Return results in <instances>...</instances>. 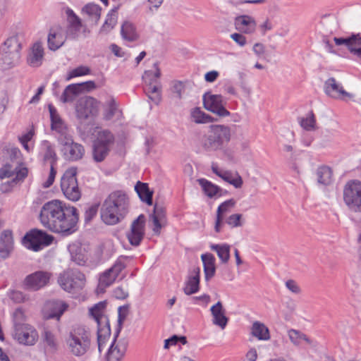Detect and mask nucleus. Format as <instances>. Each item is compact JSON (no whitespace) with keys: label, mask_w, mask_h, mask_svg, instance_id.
Returning a JSON list of instances; mask_svg holds the SVG:
<instances>
[{"label":"nucleus","mask_w":361,"mask_h":361,"mask_svg":"<svg viewBox=\"0 0 361 361\" xmlns=\"http://www.w3.org/2000/svg\"><path fill=\"white\" fill-rule=\"evenodd\" d=\"M129 199L121 190L112 192L104 201L101 208V219L107 225H115L128 213Z\"/></svg>","instance_id":"f257e3e1"},{"label":"nucleus","mask_w":361,"mask_h":361,"mask_svg":"<svg viewBox=\"0 0 361 361\" xmlns=\"http://www.w3.org/2000/svg\"><path fill=\"white\" fill-rule=\"evenodd\" d=\"M68 353L75 357H83L91 350L90 330L83 325L73 326L65 338Z\"/></svg>","instance_id":"f03ea898"},{"label":"nucleus","mask_w":361,"mask_h":361,"mask_svg":"<svg viewBox=\"0 0 361 361\" xmlns=\"http://www.w3.org/2000/svg\"><path fill=\"white\" fill-rule=\"evenodd\" d=\"M231 137L230 127L224 125H212L210 130L202 140V145L207 152L223 150Z\"/></svg>","instance_id":"7ed1b4c3"},{"label":"nucleus","mask_w":361,"mask_h":361,"mask_svg":"<svg viewBox=\"0 0 361 361\" xmlns=\"http://www.w3.org/2000/svg\"><path fill=\"white\" fill-rule=\"evenodd\" d=\"M21 43L17 34L8 37L0 47V67L2 70L12 68L20 59Z\"/></svg>","instance_id":"20e7f679"},{"label":"nucleus","mask_w":361,"mask_h":361,"mask_svg":"<svg viewBox=\"0 0 361 361\" xmlns=\"http://www.w3.org/2000/svg\"><path fill=\"white\" fill-rule=\"evenodd\" d=\"M78 209L75 207L66 204L49 231L63 235H71L78 230Z\"/></svg>","instance_id":"39448f33"},{"label":"nucleus","mask_w":361,"mask_h":361,"mask_svg":"<svg viewBox=\"0 0 361 361\" xmlns=\"http://www.w3.org/2000/svg\"><path fill=\"white\" fill-rule=\"evenodd\" d=\"M85 276L78 269H69L60 274L58 283L66 291L75 293L83 288L85 285Z\"/></svg>","instance_id":"423d86ee"},{"label":"nucleus","mask_w":361,"mask_h":361,"mask_svg":"<svg viewBox=\"0 0 361 361\" xmlns=\"http://www.w3.org/2000/svg\"><path fill=\"white\" fill-rule=\"evenodd\" d=\"M77 168L71 167L65 171L61 179V188L65 197L73 202H76L81 197V191L78 187Z\"/></svg>","instance_id":"0eeeda50"},{"label":"nucleus","mask_w":361,"mask_h":361,"mask_svg":"<svg viewBox=\"0 0 361 361\" xmlns=\"http://www.w3.org/2000/svg\"><path fill=\"white\" fill-rule=\"evenodd\" d=\"M343 200L350 212L361 213V181L353 180L345 184Z\"/></svg>","instance_id":"6e6552de"},{"label":"nucleus","mask_w":361,"mask_h":361,"mask_svg":"<svg viewBox=\"0 0 361 361\" xmlns=\"http://www.w3.org/2000/svg\"><path fill=\"white\" fill-rule=\"evenodd\" d=\"M65 205L66 203L59 200H53L46 202L42 206L39 215V219L42 226L50 230L55 219L61 214Z\"/></svg>","instance_id":"1a4fd4ad"},{"label":"nucleus","mask_w":361,"mask_h":361,"mask_svg":"<svg viewBox=\"0 0 361 361\" xmlns=\"http://www.w3.org/2000/svg\"><path fill=\"white\" fill-rule=\"evenodd\" d=\"M54 236L47 232L34 228L27 232L23 238V245L29 250L37 252L44 246L51 244Z\"/></svg>","instance_id":"9d476101"},{"label":"nucleus","mask_w":361,"mask_h":361,"mask_svg":"<svg viewBox=\"0 0 361 361\" xmlns=\"http://www.w3.org/2000/svg\"><path fill=\"white\" fill-rule=\"evenodd\" d=\"M51 274L46 271H37L25 276L21 283L23 289L37 291L49 283Z\"/></svg>","instance_id":"9b49d317"},{"label":"nucleus","mask_w":361,"mask_h":361,"mask_svg":"<svg viewBox=\"0 0 361 361\" xmlns=\"http://www.w3.org/2000/svg\"><path fill=\"white\" fill-rule=\"evenodd\" d=\"M204 107L221 117L230 115V112L225 108L226 102L221 94H212L209 92H205L202 97Z\"/></svg>","instance_id":"f8f14e48"},{"label":"nucleus","mask_w":361,"mask_h":361,"mask_svg":"<svg viewBox=\"0 0 361 361\" xmlns=\"http://www.w3.org/2000/svg\"><path fill=\"white\" fill-rule=\"evenodd\" d=\"M98 112L97 101L91 97H82L75 105L76 117L81 122L95 116Z\"/></svg>","instance_id":"ddd939ff"},{"label":"nucleus","mask_w":361,"mask_h":361,"mask_svg":"<svg viewBox=\"0 0 361 361\" xmlns=\"http://www.w3.org/2000/svg\"><path fill=\"white\" fill-rule=\"evenodd\" d=\"M145 216L140 214L135 219L130 226V231L127 233V238L133 246L140 245L145 236Z\"/></svg>","instance_id":"4468645a"},{"label":"nucleus","mask_w":361,"mask_h":361,"mask_svg":"<svg viewBox=\"0 0 361 361\" xmlns=\"http://www.w3.org/2000/svg\"><path fill=\"white\" fill-rule=\"evenodd\" d=\"M116 334L114 340L108 350L106 356V361H122L128 346V340L126 338H121L117 340Z\"/></svg>","instance_id":"2eb2a0df"},{"label":"nucleus","mask_w":361,"mask_h":361,"mask_svg":"<svg viewBox=\"0 0 361 361\" xmlns=\"http://www.w3.org/2000/svg\"><path fill=\"white\" fill-rule=\"evenodd\" d=\"M334 41L337 46L345 45L350 54L361 59L360 33H352L347 37H334Z\"/></svg>","instance_id":"dca6fc26"},{"label":"nucleus","mask_w":361,"mask_h":361,"mask_svg":"<svg viewBox=\"0 0 361 361\" xmlns=\"http://www.w3.org/2000/svg\"><path fill=\"white\" fill-rule=\"evenodd\" d=\"M14 337L20 344L32 345L38 338V334L31 326L22 324L16 327Z\"/></svg>","instance_id":"f3484780"},{"label":"nucleus","mask_w":361,"mask_h":361,"mask_svg":"<svg viewBox=\"0 0 361 361\" xmlns=\"http://www.w3.org/2000/svg\"><path fill=\"white\" fill-rule=\"evenodd\" d=\"M152 73V71H146L142 76L146 84L144 90L149 99L158 105L161 101V85L160 83H154L151 78L148 79Z\"/></svg>","instance_id":"a211bd4d"},{"label":"nucleus","mask_w":361,"mask_h":361,"mask_svg":"<svg viewBox=\"0 0 361 361\" xmlns=\"http://www.w3.org/2000/svg\"><path fill=\"white\" fill-rule=\"evenodd\" d=\"M67 308L68 305L61 300H48L43 308L44 317L47 319H56L59 320Z\"/></svg>","instance_id":"6ab92c4d"},{"label":"nucleus","mask_w":361,"mask_h":361,"mask_svg":"<svg viewBox=\"0 0 361 361\" xmlns=\"http://www.w3.org/2000/svg\"><path fill=\"white\" fill-rule=\"evenodd\" d=\"M324 91L326 95L334 99H344L345 97H351V94L347 92L342 85L333 77L325 81Z\"/></svg>","instance_id":"aec40b11"},{"label":"nucleus","mask_w":361,"mask_h":361,"mask_svg":"<svg viewBox=\"0 0 361 361\" xmlns=\"http://www.w3.org/2000/svg\"><path fill=\"white\" fill-rule=\"evenodd\" d=\"M200 268L195 267L188 271L183 288L184 293L187 295H190L198 292L200 290Z\"/></svg>","instance_id":"412c9836"},{"label":"nucleus","mask_w":361,"mask_h":361,"mask_svg":"<svg viewBox=\"0 0 361 361\" xmlns=\"http://www.w3.org/2000/svg\"><path fill=\"white\" fill-rule=\"evenodd\" d=\"M66 39L64 30L61 26L51 27L47 37L48 48L51 51H56L63 45Z\"/></svg>","instance_id":"4be33fe9"},{"label":"nucleus","mask_w":361,"mask_h":361,"mask_svg":"<svg viewBox=\"0 0 361 361\" xmlns=\"http://www.w3.org/2000/svg\"><path fill=\"white\" fill-rule=\"evenodd\" d=\"M236 30L245 34H252L256 30L257 23L255 18L248 15H242L235 18Z\"/></svg>","instance_id":"5701e85b"},{"label":"nucleus","mask_w":361,"mask_h":361,"mask_svg":"<svg viewBox=\"0 0 361 361\" xmlns=\"http://www.w3.org/2000/svg\"><path fill=\"white\" fill-rule=\"evenodd\" d=\"M97 324V343L99 351L106 344L111 336V328L109 317H102Z\"/></svg>","instance_id":"b1692460"},{"label":"nucleus","mask_w":361,"mask_h":361,"mask_svg":"<svg viewBox=\"0 0 361 361\" xmlns=\"http://www.w3.org/2000/svg\"><path fill=\"white\" fill-rule=\"evenodd\" d=\"M44 56V48L41 42H35L27 55V64L34 68L39 67L43 62Z\"/></svg>","instance_id":"393cba45"},{"label":"nucleus","mask_w":361,"mask_h":361,"mask_svg":"<svg viewBox=\"0 0 361 361\" xmlns=\"http://www.w3.org/2000/svg\"><path fill=\"white\" fill-rule=\"evenodd\" d=\"M13 250V238L12 231L5 230L0 236V257L6 259Z\"/></svg>","instance_id":"a878e982"},{"label":"nucleus","mask_w":361,"mask_h":361,"mask_svg":"<svg viewBox=\"0 0 361 361\" xmlns=\"http://www.w3.org/2000/svg\"><path fill=\"white\" fill-rule=\"evenodd\" d=\"M213 317V324L224 329L227 325L228 318L225 315L226 311L223 307L222 302L218 301L210 309Z\"/></svg>","instance_id":"bb28decb"},{"label":"nucleus","mask_w":361,"mask_h":361,"mask_svg":"<svg viewBox=\"0 0 361 361\" xmlns=\"http://www.w3.org/2000/svg\"><path fill=\"white\" fill-rule=\"evenodd\" d=\"M61 152L66 159L75 161L83 157L85 154V148L81 144L74 142L68 147L62 148Z\"/></svg>","instance_id":"cd10ccee"},{"label":"nucleus","mask_w":361,"mask_h":361,"mask_svg":"<svg viewBox=\"0 0 361 361\" xmlns=\"http://www.w3.org/2000/svg\"><path fill=\"white\" fill-rule=\"evenodd\" d=\"M48 109L50 114L51 130L56 131L59 134H64L67 126L61 118L56 109L51 104L48 105Z\"/></svg>","instance_id":"c85d7f7f"},{"label":"nucleus","mask_w":361,"mask_h":361,"mask_svg":"<svg viewBox=\"0 0 361 361\" xmlns=\"http://www.w3.org/2000/svg\"><path fill=\"white\" fill-rule=\"evenodd\" d=\"M71 259L78 265H83L87 260L85 249L78 242L70 244L68 247Z\"/></svg>","instance_id":"c756f323"},{"label":"nucleus","mask_w":361,"mask_h":361,"mask_svg":"<svg viewBox=\"0 0 361 361\" xmlns=\"http://www.w3.org/2000/svg\"><path fill=\"white\" fill-rule=\"evenodd\" d=\"M201 259L203 263L204 278L208 281L215 275V257L211 253H205L201 255Z\"/></svg>","instance_id":"7c9ffc66"},{"label":"nucleus","mask_w":361,"mask_h":361,"mask_svg":"<svg viewBox=\"0 0 361 361\" xmlns=\"http://www.w3.org/2000/svg\"><path fill=\"white\" fill-rule=\"evenodd\" d=\"M41 148L43 152L44 161L49 162L50 166H54L58 161L54 145L48 140H43L41 144Z\"/></svg>","instance_id":"2f4dec72"},{"label":"nucleus","mask_w":361,"mask_h":361,"mask_svg":"<svg viewBox=\"0 0 361 361\" xmlns=\"http://www.w3.org/2000/svg\"><path fill=\"white\" fill-rule=\"evenodd\" d=\"M93 142L112 149L115 144V136L109 130H102L97 133Z\"/></svg>","instance_id":"473e14b6"},{"label":"nucleus","mask_w":361,"mask_h":361,"mask_svg":"<svg viewBox=\"0 0 361 361\" xmlns=\"http://www.w3.org/2000/svg\"><path fill=\"white\" fill-rule=\"evenodd\" d=\"M135 190L142 202H145L147 205H152L153 191L149 190L147 183L137 181L135 186Z\"/></svg>","instance_id":"72a5a7b5"},{"label":"nucleus","mask_w":361,"mask_h":361,"mask_svg":"<svg viewBox=\"0 0 361 361\" xmlns=\"http://www.w3.org/2000/svg\"><path fill=\"white\" fill-rule=\"evenodd\" d=\"M251 334L260 341H268L270 339V332L268 327L264 324L258 321L252 323Z\"/></svg>","instance_id":"f704fd0d"},{"label":"nucleus","mask_w":361,"mask_h":361,"mask_svg":"<svg viewBox=\"0 0 361 361\" xmlns=\"http://www.w3.org/2000/svg\"><path fill=\"white\" fill-rule=\"evenodd\" d=\"M80 93H81L80 85L78 83L68 85L61 94L59 100L62 103L72 102Z\"/></svg>","instance_id":"c9c22d12"},{"label":"nucleus","mask_w":361,"mask_h":361,"mask_svg":"<svg viewBox=\"0 0 361 361\" xmlns=\"http://www.w3.org/2000/svg\"><path fill=\"white\" fill-rule=\"evenodd\" d=\"M111 151V149L100 145L94 142H92V159L96 163H101L104 161L109 156Z\"/></svg>","instance_id":"e433bc0d"},{"label":"nucleus","mask_w":361,"mask_h":361,"mask_svg":"<svg viewBox=\"0 0 361 361\" xmlns=\"http://www.w3.org/2000/svg\"><path fill=\"white\" fill-rule=\"evenodd\" d=\"M102 8L94 3H88L82 8V13L86 14L90 19L96 24L98 23L101 17Z\"/></svg>","instance_id":"4c0bfd02"},{"label":"nucleus","mask_w":361,"mask_h":361,"mask_svg":"<svg viewBox=\"0 0 361 361\" xmlns=\"http://www.w3.org/2000/svg\"><path fill=\"white\" fill-rule=\"evenodd\" d=\"M317 182L324 185H328L332 182V171L326 166H319L317 170Z\"/></svg>","instance_id":"58836bf2"},{"label":"nucleus","mask_w":361,"mask_h":361,"mask_svg":"<svg viewBox=\"0 0 361 361\" xmlns=\"http://www.w3.org/2000/svg\"><path fill=\"white\" fill-rule=\"evenodd\" d=\"M117 8H112L107 14L106 20L99 30L100 33H109L117 23Z\"/></svg>","instance_id":"ea45409f"},{"label":"nucleus","mask_w":361,"mask_h":361,"mask_svg":"<svg viewBox=\"0 0 361 361\" xmlns=\"http://www.w3.org/2000/svg\"><path fill=\"white\" fill-rule=\"evenodd\" d=\"M121 34L122 37L128 42H135L138 39L134 25L128 21L124 22L122 25Z\"/></svg>","instance_id":"a19ab883"},{"label":"nucleus","mask_w":361,"mask_h":361,"mask_svg":"<svg viewBox=\"0 0 361 361\" xmlns=\"http://www.w3.org/2000/svg\"><path fill=\"white\" fill-rule=\"evenodd\" d=\"M200 185L202 187L204 194L212 198L221 191V188L209 181L205 178H199L197 180Z\"/></svg>","instance_id":"79ce46f5"},{"label":"nucleus","mask_w":361,"mask_h":361,"mask_svg":"<svg viewBox=\"0 0 361 361\" xmlns=\"http://www.w3.org/2000/svg\"><path fill=\"white\" fill-rule=\"evenodd\" d=\"M211 250L215 251L221 263L226 264L230 259V245L227 244H215L210 246Z\"/></svg>","instance_id":"37998d69"},{"label":"nucleus","mask_w":361,"mask_h":361,"mask_svg":"<svg viewBox=\"0 0 361 361\" xmlns=\"http://www.w3.org/2000/svg\"><path fill=\"white\" fill-rule=\"evenodd\" d=\"M117 114H121V111L118 109L115 99L111 98L106 102V106L103 113V118L105 121H110Z\"/></svg>","instance_id":"c03bdc74"},{"label":"nucleus","mask_w":361,"mask_h":361,"mask_svg":"<svg viewBox=\"0 0 361 361\" xmlns=\"http://www.w3.org/2000/svg\"><path fill=\"white\" fill-rule=\"evenodd\" d=\"M191 116L196 123H209L214 121L210 115L202 111L199 107H195L192 110Z\"/></svg>","instance_id":"a18cd8bd"},{"label":"nucleus","mask_w":361,"mask_h":361,"mask_svg":"<svg viewBox=\"0 0 361 361\" xmlns=\"http://www.w3.org/2000/svg\"><path fill=\"white\" fill-rule=\"evenodd\" d=\"M105 308L106 302H99L90 309V314L96 321L97 324L100 322L102 317H108L107 315H106L104 312Z\"/></svg>","instance_id":"49530a36"},{"label":"nucleus","mask_w":361,"mask_h":361,"mask_svg":"<svg viewBox=\"0 0 361 361\" xmlns=\"http://www.w3.org/2000/svg\"><path fill=\"white\" fill-rule=\"evenodd\" d=\"M288 334L290 341L295 345H299L300 344L301 340L305 341L307 343H311L310 338L305 334H302L298 330L290 329L288 331Z\"/></svg>","instance_id":"de8ad7c7"},{"label":"nucleus","mask_w":361,"mask_h":361,"mask_svg":"<svg viewBox=\"0 0 361 361\" xmlns=\"http://www.w3.org/2000/svg\"><path fill=\"white\" fill-rule=\"evenodd\" d=\"M116 279V277L113 274V272H109V269H107L100 275L98 287L99 288H105L111 286Z\"/></svg>","instance_id":"09e8293b"},{"label":"nucleus","mask_w":361,"mask_h":361,"mask_svg":"<svg viewBox=\"0 0 361 361\" xmlns=\"http://www.w3.org/2000/svg\"><path fill=\"white\" fill-rule=\"evenodd\" d=\"M82 27V23L80 19L75 16V19H73L71 23V25L68 26L66 34L67 36L72 39H75L78 36V33L80 32V28Z\"/></svg>","instance_id":"8fccbe9b"},{"label":"nucleus","mask_w":361,"mask_h":361,"mask_svg":"<svg viewBox=\"0 0 361 361\" xmlns=\"http://www.w3.org/2000/svg\"><path fill=\"white\" fill-rule=\"evenodd\" d=\"M128 313V305L120 306L118 310V324L115 331L116 337H118V335L121 331L123 322L125 321Z\"/></svg>","instance_id":"3c124183"},{"label":"nucleus","mask_w":361,"mask_h":361,"mask_svg":"<svg viewBox=\"0 0 361 361\" xmlns=\"http://www.w3.org/2000/svg\"><path fill=\"white\" fill-rule=\"evenodd\" d=\"M128 258V257L126 256H120L114 265L109 269V272H113V274L117 278L119 274L126 267L125 260Z\"/></svg>","instance_id":"603ef678"},{"label":"nucleus","mask_w":361,"mask_h":361,"mask_svg":"<svg viewBox=\"0 0 361 361\" xmlns=\"http://www.w3.org/2000/svg\"><path fill=\"white\" fill-rule=\"evenodd\" d=\"M315 118L312 111L309 113L308 116L306 118H302L300 121V124L306 130H312L314 129L315 126Z\"/></svg>","instance_id":"864d4df0"},{"label":"nucleus","mask_w":361,"mask_h":361,"mask_svg":"<svg viewBox=\"0 0 361 361\" xmlns=\"http://www.w3.org/2000/svg\"><path fill=\"white\" fill-rule=\"evenodd\" d=\"M9 298L16 303L24 302L29 300V295L20 290L10 291Z\"/></svg>","instance_id":"5fc2aeb1"},{"label":"nucleus","mask_w":361,"mask_h":361,"mask_svg":"<svg viewBox=\"0 0 361 361\" xmlns=\"http://www.w3.org/2000/svg\"><path fill=\"white\" fill-rule=\"evenodd\" d=\"M235 203L236 202L233 199H230L222 202L217 208L216 215L224 216V214L228 212L229 209L234 207Z\"/></svg>","instance_id":"6e6d98bb"},{"label":"nucleus","mask_w":361,"mask_h":361,"mask_svg":"<svg viewBox=\"0 0 361 361\" xmlns=\"http://www.w3.org/2000/svg\"><path fill=\"white\" fill-rule=\"evenodd\" d=\"M90 68L86 66H80L69 72L66 80H69L73 78L87 75L90 73Z\"/></svg>","instance_id":"4d7b16f0"},{"label":"nucleus","mask_w":361,"mask_h":361,"mask_svg":"<svg viewBox=\"0 0 361 361\" xmlns=\"http://www.w3.org/2000/svg\"><path fill=\"white\" fill-rule=\"evenodd\" d=\"M99 209V204H94L90 206L87 209H86L85 212V222L89 223L90 222L92 219L96 216Z\"/></svg>","instance_id":"13d9d810"},{"label":"nucleus","mask_w":361,"mask_h":361,"mask_svg":"<svg viewBox=\"0 0 361 361\" xmlns=\"http://www.w3.org/2000/svg\"><path fill=\"white\" fill-rule=\"evenodd\" d=\"M185 90V84L182 81L176 80L173 82L171 91L176 94V97L178 99H182V94Z\"/></svg>","instance_id":"bf43d9fd"},{"label":"nucleus","mask_w":361,"mask_h":361,"mask_svg":"<svg viewBox=\"0 0 361 361\" xmlns=\"http://www.w3.org/2000/svg\"><path fill=\"white\" fill-rule=\"evenodd\" d=\"M242 214H233L230 215L226 220V223L231 228L240 227L242 226L241 218Z\"/></svg>","instance_id":"052dcab7"},{"label":"nucleus","mask_w":361,"mask_h":361,"mask_svg":"<svg viewBox=\"0 0 361 361\" xmlns=\"http://www.w3.org/2000/svg\"><path fill=\"white\" fill-rule=\"evenodd\" d=\"M15 169H13V166L10 164H4L0 169V179H4L5 178H10L13 176L15 173Z\"/></svg>","instance_id":"680f3d73"},{"label":"nucleus","mask_w":361,"mask_h":361,"mask_svg":"<svg viewBox=\"0 0 361 361\" xmlns=\"http://www.w3.org/2000/svg\"><path fill=\"white\" fill-rule=\"evenodd\" d=\"M67 131L68 128L64 134H59L60 135L58 138L59 142L63 146L62 148L68 147L74 142L72 136Z\"/></svg>","instance_id":"e2e57ef3"},{"label":"nucleus","mask_w":361,"mask_h":361,"mask_svg":"<svg viewBox=\"0 0 361 361\" xmlns=\"http://www.w3.org/2000/svg\"><path fill=\"white\" fill-rule=\"evenodd\" d=\"M3 151H4V152H6V153L8 155L9 159L11 161L19 158V157L20 155V149L16 147H4Z\"/></svg>","instance_id":"0e129e2a"},{"label":"nucleus","mask_w":361,"mask_h":361,"mask_svg":"<svg viewBox=\"0 0 361 361\" xmlns=\"http://www.w3.org/2000/svg\"><path fill=\"white\" fill-rule=\"evenodd\" d=\"M150 219L152 220V223L154 225V227L152 228L154 233L156 235H159L162 227L161 222L164 221V219L157 217L153 214L150 215Z\"/></svg>","instance_id":"69168bd1"},{"label":"nucleus","mask_w":361,"mask_h":361,"mask_svg":"<svg viewBox=\"0 0 361 361\" xmlns=\"http://www.w3.org/2000/svg\"><path fill=\"white\" fill-rule=\"evenodd\" d=\"M286 287L294 294H300L301 293V288L297 282L294 280L289 279L286 281Z\"/></svg>","instance_id":"338daca9"},{"label":"nucleus","mask_w":361,"mask_h":361,"mask_svg":"<svg viewBox=\"0 0 361 361\" xmlns=\"http://www.w3.org/2000/svg\"><path fill=\"white\" fill-rule=\"evenodd\" d=\"M231 38L240 47H244L247 43L246 37L241 33H233L231 35Z\"/></svg>","instance_id":"774afa93"}]
</instances>
